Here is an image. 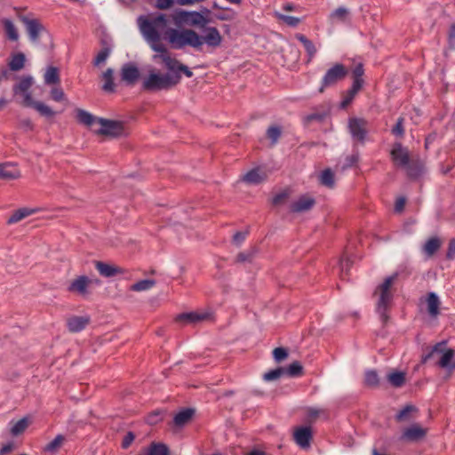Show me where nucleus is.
Masks as SVG:
<instances>
[{"instance_id":"1","label":"nucleus","mask_w":455,"mask_h":455,"mask_svg":"<svg viewBox=\"0 0 455 455\" xmlns=\"http://www.w3.org/2000/svg\"><path fill=\"white\" fill-rule=\"evenodd\" d=\"M169 16L159 14L154 17L140 16L138 19V25L145 40L150 45L151 49L156 52L152 59L156 63H162L168 68L173 69L177 65L176 59L172 56L167 48L161 44V36H166L169 40L170 31L172 28L168 27L170 22Z\"/></svg>"},{"instance_id":"2","label":"nucleus","mask_w":455,"mask_h":455,"mask_svg":"<svg viewBox=\"0 0 455 455\" xmlns=\"http://www.w3.org/2000/svg\"><path fill=\"white\" fill-rule=\"evenodd\" d=\"M204 35H199L191 28L171 29L169 43L174 49H183L189 46L195 50H201L204 44L217 48L221 44L222 36L215 27H207L203 29Z\"/></svg>"},{"instance_id":"3","label":"nucleus","mask_w":455,"mask_h":455,"mask_svg":"<svg viewBox=\"0 0 455 455\" xmlns=\"http://www.w3.org/2000/svg\"><path fill=\"white\" fill-rule=\"evenodd\" d=\"M176 62L177 65L174 66L173 69L164 64L168 70L166 74H162L155 68L150 69L148 75L142 81L143 89L150 92L168 90L180 83L181 73L187 77L193 76V72L187 66L178 60H176Z\"/></svg>"},{"instance_id":"4","label":"nucleus","mask_w":455,"mask_h":455,"mask_svg":"<svg viewBox=\"0 0 455 455\" xmlns=\"http://www.w3.org/2000/svg\"><path fill=\"white\" fill-rule=\"evenodd\" d=\"M434 360L435 365L451 373L455 370V351L443 341L435 344L424 357V362Z\"/></svg>"},{"instance_id":"5","label":"nucleus","mask_w":455,"mask_h":455,"mask_svg":"<svg viewBox=\"0 0 455 455\" xmlns=\"http://www.w3.org/2000/svg\"><path fill=\"white\" fill-rule=\"evenodd\" d=\"M169 18L177 28L188 26L204 29L209 23L207 16L196 11L175 10L169 15Z\"/></svg>"},{"instance_id":"6","label":"nucleus","mask_w":455,"mask_h":455,"mask_svg":"<svg viewBox=\"0 0 455 455\" xmlns=\"http://www.w3.org/2000/svg\"><path fill=\"white\" fill-rule=\"evenodd\" d=\"M395 278L396 275L387 277L375 291V293L379 295L377 312L383 323H386L388 318L387 312L393 298L391 286L393 285Z\"/></svg>"},{"instance_id":"7","label":"nucleus","mask_w":455,"mask_h":455,"mask_svg":"<svg viewBox=\"0 0 455 455\" xmlns=\"http://www.w3.org/2000/svg\"><path fill=\"white\" fill-rule=\"evenodd\" d=\"M94 132L110 137H120L126 134L125 127L122 122L104 118L99 119V126Z\"/></svg>"},{"instance_id":"8","label":"nucleus","mask_w":455,"mask_h":455,"mask_svg":"<svg viewBox=\"0 0 455 455\" xmlns=\"http://www.w3.org/2000/svg\"><path fill=\"white\" fill-rule=\"evenodd\" d=\"M100 281L91 279L86 275H79L74 278L68 286V291L80 296H86L89 293V287L92 284L99 285Z\"/></svg>"},{"instance_id":"9","label":"nucleus","mask_w":455,"mask_h":455,"mask_svg":"<svg viewBox=\"0 0 455 455\" xmlns=\"http://www.w3.org/2000/svg\"><path fill=\"white\" fill-rule=\"evenodd\" d=\"M348 74V70L342 64H335L333 67L329 68L322 80V87L331 86L337 84L339 81L344 79ZM323 88H321V92Z\"/></svg>"},{"instance_id":"10","label":"nucleus","mask_w":455,"mask_h":455,"mask_svg":"<svg viewBox=\"0 0 455 455\" xmlns=\"http://www.w3.org/2000/svg\"><path fill=\"white\" fill-rule=\"evenodd\" d=\"M367 122L362 118H350L348 122V129L352 138L355 140L363 142L365 139L367 130Z\"/></svg>"},{"instance_id":"11","label":"nucleus","mask_w":455,"mask_h":455,"mask_svg":"<svg viewBox=\"0 0 455 455\" xmlns=\"http://www.w3.org/2000/svg\"><path fill=\"white\" fill-rule=\"evenodd\" d=\"M427 429L419 424H413L403 430L400 439L406 442H418L423 439Z\"/></svg>"},{"instance_id":"12","label":"nucleus","mask_w":455,"mask_h":455,"mask_svg":"<svg viewBox=\"0 0 455 455\" xmlns=\"http://www.w3.org/2000/svg\"><path fill=\"white\" fill-rule=\"evenodd\" d=\"M391 156L395 164L402 168L407 166L411 162L408 149L400 143H395L393 146Z\"/></svg>"},{"instance_id":"13","label":"nucleus","mask_w":455,"mask_h":455,"mask_svg":"<svg viewBox=\"0 0 455 455\" xmlns=\"http://www.w3.org/2000/svg\"><path fill=\"white\" fill-rule=\"evenodd\" d=\"M293 438L295 443L302 449L310 446L312 439V431L309 427H300L294 430Z\"/></svg>"},{"instance_id":"14","label":"nucleus","mask_w":455,"mask_h":455,"mask_svg":"<svg viewBox=\"0 0 455 455\" xmlns=\"http://www.w3.org/2000/svg\"><path fill=\"white\" fill-rule=\"evenodd\" d=\"M210 318V314L203 311H195L183 313L177 316L176 320L178 322H183L186 323H197L204 321H206Z\"/></svg>"},{"instance_id":"15","label":"nucleus","mask_w":455,"mask_h":455,"mask_svg":"<svg viewBox=\"0 0 455 455\" xmlns=\"http://www.w3.org/2000/svg\"><path fill=\"white\" fill-rule=\"evenodd\" d=\"M315 203V199L312 196L304 195L294 201L291 204L290 209L292 212H303L310 210Z\"/></svg>"},{"instance_id":"16","label":"nucleus","mask_w":455,"mask_h":455,"mask_svg":"<svg viewBox=\"0 0 455 455\" xmlns=\"http://www.w3.org/2000/svg\"><path fill=\"white\" fill-rule=\"evenodd\" d=\"M90 323L88 315H74L68 319L67 325L71 332L83 331Z\"/></svg>"},{"instance_id":"17","label":"nucleus","mask_w":455,"mask_h":455,"mask_svg":"<svg viewBox=\"0 0 455 455\" xmlns=\"http://www.w3.org/2000/svg\"><path fill=\"white\" fill-rule=\"evenodd\" d=\"M20 177V172L16 164L5 163L0 164V179L5 180H16Z\"/></svg>"},{"instance_id":"18","label":"nucleus","mask_w":455,"mask_h":455,"mask_svg":"<svg viewBox=\"0 0 455 455\" xmlns=\"http://www.w3.org/2000/svg\"><path fill=\"white\" fill-rule=\"evenodd\" d=\"M76 118L79 123L92 128L93 131L97 129L99 126L100 118L94 116L93 115L84 109L76 110Z\"/></svg>"},{"instance_id":"19","label":"nucleus","mask_w":455,"mask_h":455,"mask_svg":"<svg viewBox=\"0 0 455 455\" xmlns=\"http://www.w3.org/2000/svg\"><path fill=\"white\" fill-rule=\"evenodd\" d=\"M266 178L267 173L261 168H254L243 176V180L251 185H258Z\"/></svg>"},{"instance_id":"20","label":"nucleus","mask_w":455,"mask_h":455,"mask_svg":"<svg viewBox=\"0 0 455 455\" xmlns=\"http://www.w3.org/2000/svg\"><path fill=\"white\" fill-rule=\"evenodd\" d=\"M29 38L33 42H36L39 38L40 33L44 29L43 25L37 20H25Z\"/></svg>"},{"instance_id":"21","label":"nucleus","mask_w":455,"mask_h":455,"mask_svg":"<svg viewBox=\"0 0 455 455\" xmlns=\"http://www.w3.org/2000/svg\"><path fill=\"white\" fill-rule=\"evenodd\" d=\"M95 267L99 271V273L104 277H112L121 273L120 268L102 261H96Z\"/></svg>"},{"instance_id":"22","label":"nucleus","mask_w":455,"mask_h":455,"mask_svg":"<svg viewBox=\"0 0 455 455\" xmlns=\"http://www.w3.org/2000/svg\"><path fill=\"white\" fill-rule=\"evenodd\" d=\"M121 76L126 83L133 84L139 77V70L133 65H124L121 71Z\"/></svg>"},{"instance_id":"23","label":"nucleus","mask_w":455,"mask_h":455,"mask_svg":"<svg viewBox=\"0 0 455 455\" xmlns=\"http://www.w3.org/2000/svg\"><path fill=\"white\" fill-rule=\"evenodd\" d=\"M427 305L428 314L435 317L439 314V307L441 305L438 296L435 292H429L427 297Z\"/></svg>"},{"instance_id":"24","label":"nucleus","mask_w":455,"mask_h":455,"mask_svg":"<svg viewBox=\"0 0 455 455\" xmlns=\"http://www.w3.org/2000/svg\"><path fill=\"white\" fill-rule=\"evenodd\" d=\"M26 57L23 53L19 52L12 56L9 62V68L12 71L21 70L25 66Z\"/></svg>"},{"instance_id":"25","label":"nucleus","mask_w":455,"mask_h":455,"mask_svg":"<svg viewBox=\"0 0 455 455\" xmlns=\"http://www.w3.org/2000/svg\"><path fill=\"white\" fill-rule=\"evenodd\" d=\"M388 382L395 387H402L405 382V373L403 371H392L387 376Z\"/></svg>"},{"instance_id":"26","label":"nucleus","mask_w":455,"mask_h":455,"mask_svg":"<svg viewBox=\"0 0 455 455\" xmlns=\"http://www.w3.org/2000/svg\"><path fill=\"white\" fill-rule=\"evenodd\" d=\"M193 414L194 411L192 409H185L180 411L174 417V424L179 427L184 426L191 419Z\"/></svg>"},{"instance_id":"27","label":"nucleus","mask_w":455,"mask_h":455,"mask_svg":"<svg viewBox=\"0 0 455 455\" xmlns=\"http://www.w3.org/2000/svg\"><path fill=\"white\" fill-rule=\"evenodd\" d=\"M441 245L440 240L436 237L430 238L426 242L423 246V252L427 256L431 257Z\"/></svg>"},{"instance_id":"28","label":"nucleus","mask_w":455,"mask_h":455,"mask_svg":"<svg viewBox=\"0 0 455 455\" xmlns=\"http://www.w3.org/2000/svg\"><path fill=\"white\" fill-rule=\"evenodd\" d=\"M33 78L30 76H24L20 79V83L14 86L13 91L17 93H22L28 92V89L32 86Z\"/></svg>"},{"instance_id":"29","label":"nucleus","mask_w":455,"mask_h":455,"mask_svg":"<svg viewBox=\"0 0 455 455\" xmlns=\"http://www.w3.org/2000/svg\"><path fill=\"white\" fill-rule=\"evenodd\" d=\"M104 80L103 90L106 92H112L115 90V84L113 81V70L108 68L102 75Z\"/></svg>"},{"instance_id":"30","label":"nucleus","mask_w":455,"mask_h":455,"mask_svg":"<svg viewBox=\"0 0 455 455\" xmlns=\"http://www.w3.org/2000/svg\"><path fill=\"white\" fill-rule=\"evenodd\" d=\"M35 211L28 208H21L17 210L8 220V223H16L23 220L24 218L31 215Z\"/></svg>"},{"instance_id":"31","label":"nucleus","mask_w":455,"mask_h":455,"mask_svg":"<svg viewBox=\"0 0 455 455\" xmlns=\"http://www.w3.org/2000/svg\"><path fill=\"white\" fill-rule=\"evenodd\" d=\"M64 441L65 437L62 435H58L52 442H50L44 447V451L50 453H55L62 446Z\"/></svg>"},{"instance_id":"32","label":"nucleus","mask_w":455,"mask_h":455,"mask_svg":"<svg viewBox=\"0 0 455 455\" xmlns=\"http://www.w3.org/2000/svg\"><path fill=\"white\" fill-rule=\"evenodd\" d=\"M404 169L410 177L417 178L423 172V164L418 162H410L409 164L404 167Z\"/></svg>"},{"instance_id":"33","label":"nucleus","mask_w":455,"mask_h":455,"mask_svg":"<svg viewBox=\"0 0 455 455\" xmlns=\"http://www.w3.org/2000/svg\"><path fill=\"white\" fill-rule=\"evenodd\" d=\"M60 82L59 71L54 67H50L47 68L44 74V83L46 84H54Z\"/></svg>"},{"instance_id":"34","label":"nucleus","mask_w":455,"mask_h":455,"mask_svg":"<svg viewBox=\"0 0 455 455\" xmlns=\"http://www.w3.org/2000/svg\"><path fill=\"white\" fill-rule=\"evenodd\" d=\"M3 23L7 37L12 41L18 40L19 33L14 24L9 20H4Z\"/></svg>"},{"instance_id":"35","label":"nucleus","mask_w":455,"mask_h":455,"mask_svg":"<svg viewBox=\"0 0 455 455\" xmlns=\"http://www.w3.org/2000/svg\"><path fill=\"white\" fill-rule=\"evenodd\" d=\"M148 455H169V449L163 443H152L148 449Z\"/></svg>"},{"instance_id":"36","label":"nucleus","mask_w":455,"mask_h":455,"mask_svg":"<svg viewBox=\"0 0 455 455\" xmlns=\"http://www.w3.org/2000/svg\"><path fill=\"white\" fill-rule=\"evenodd\" d=\"M155 285V281L145 279L139 281L131 286V290L134 291H143L151 289Z\"/></svg>"},{"instance_id":"37","label":"nucleus","mask_w":455,"mask_h":455,"mask_svg":"<svg viewBox=\"0 0 455 455\" xmlns=\"http://www.w3.org/2000/svg\"><path fill=\"white\" fill-rule=\"evenodd\" d=\"M28 426V421L26 418L18 420L11 428V432L13 435L21 434Z\"/></svg>"},{"instance_id":"38","label":"nucleus","mask_w":455,"mask_h":455,"mask_svg":"<svg viewBox=\"0 0 455 455\" xmlns=\"http://www.w3.org/2000/svg\"><path fill=\"white\" fill-rule=\"evenodd\" d=\"M364 382L369 387H377L379 382L378 373L375 371H367L365 372Z\"/></svg>"},{"instance_id":"39","label":"nucleus","mask_w":455,"mask_h":455,"mask_svg":"<svg viewBox=\"0 0 455 455\" xmlns=\"http://www.w3.org/2000/svg\"><path fill=\"white\" fill-rule=\"evenodd\" d=\"M321 183L326 187L331 188L334 184V175L331 170H324L320 176Z\"/></svg>"},{"instance_id":"40","label":"nucleus","mask_w":455,"mask_h":455,"mask_svg":"<svg viewBox=\"0 0 455 455\" xmlns=\"http://www.w3.org/2000/svg\"><path fill=\"white\" fill-rule=\"evenodd\" d=\"M109 55H110L109 48L105 47V48L101 49L96 55L95 59L93 60V64L95 66H100V65L103 64L107 60V59L109 57Z\"/></svg>"},{"instance_id":"41","label":"nucleus","mask_w":455,"mask_h":455,"mask_svg":"<svg viewBox=\"0 0 455 455\" xmlns=\"http://www.w3.org/2000/svg\"><path fill=\"white\" fill-rule=\"evenodd\" d=\"M36 111H38L42 116H53L55 115L54 111L47 105H45L43 102L38 101L36 104H35L34 108Z\"/></svg>"},{"instance_id":"42","label":"nucleus","mask_w":455,"mask_h":455,"mask_svg":"<svg viewBox=\"0 0 455 455\" xmlns=\"http://www.w3.org/2000/svg\"><path fill=\"white\" fill-rule=\"evenodd\" d=\"M283 373H284V369L277 368V369H275V370L266 372L263 375V379L266 381H273V380L279 379Z\"/></svg>"},{"instance_id":"43","label":"nucleus","mask_w":455,"mask_h":455,"mask_svg":"<svg viewBox=\"0 0 455 455\" xmlns=\"http://www.w3.org/2000/svg\"><path fill=\"white\" fill-rule=\"evenodd\" d=\"M302 370L303 368L299 362H293L284 371H286L289 376L294 377L301 375Z\"/></svg>"},{"instance_id":"44","label":"nucleus","mask_w":455,"mask_h":455,"mask_svg":"<svg viewBox=\"0 0 455 455\" xmlns=\"http://www.w3.org/2000/svg\"><path fill=\"white\" fill-rule=\"evenodd\" d=\"M416 408L412 405H406L403 410H401L397 415L396 419L399 421L407 420L409 419V415L414 411Z\"/></svg>"},{"instance_id":"45","label":"nucleus","mask_w":455,"mask_h":455,"mask_svg":"<svg viewBox=\"0 0 455 455\" xmlns=\"http://www.w3.org/2000/svg\"><path fill=\"white\" fill-rule=\"evenodd\" d=\"M267 135L271 140L272 143L275 144L281 135V130L276 126L269 127L267 131Z\"/></svg>"},{"instance_id":"46","label":"nucleus","mask_w":455,"mask_h":455,"mask_svg":"<svg viewBox=\"0 0 455 455\" xmlns=\"http://www.w3.org/2000/svg\"><path fill=\"white\" fill-rule=\"evenodd\" d=\"M278 18L291 27H296L299 23V19L293 16L277 14Z\"/></svg>"},{"instance_id":"47","label":"nucleus","mask_w":455,"mask_h":455,"mask_svg":"<svg viewBox=\"0 0 455 455\" xmlns=\"http://www.w3.org/2000/svg\"><path fill=\"white\" fill-rule=\"evenodd\" d=\"M288 355L287 351L283 347H276L273 351V356L276 362H281Z\"/></svg>"},{"instance_id":"48","label":"nucleus","mask_w":455,"mask_h":455,"mask_svg":"<svg viewBox=\"0 0 455 455\" xmlns=\"http://www.w3.org/2000/svg\"><path fill=\"white\" fill-rule=\"evenodd\" d=\"M52 99L55 101H61L65 98L64 92L60 87H54L51 91Z\"/></svg>"},{"instance_id":"49","label":"nucleus","mask_w":455,"mask_h":455,"mask_svg":"<svg viewBox=\"0 0 455 455\" xmlns=\"http://www.w3.org/2000/svg\"><path fill=\"white\" fill-rule=\"evenodd\" d=\"M392 132H393V134H395L396 136H403V132H404L403 118L400 117L397 120L396 124L392 129Z\"/></svg>"},{"instance_id":"50","label":"nucleus","mask_w":455,"mask_h":455,"mask_svg":"<svg viewBox=\"0 0 455 455\" xmlns=\"http://www.w3.org/2000/svg\"><path fill=\"white\" fill-rule=\"evenodd\" d=\"M288 196L289 193L287 191L281 192L274 196L272 203L274 205H280L285 202Z\"/></svg>"},{"instance_id":"51","label":"nucleus","mask_w":455,"mask_h":455,"mask_svg":"<svg viewBox=\"0 0 455 455\" xmlns=\"http://www.w3.org/2000/svg\"><path fill=\"white\" fill-rule=\"evenodd\" d=\"M363 79L360 78V77H355L354 79V82H353V84H352V87L351 89L349 90V92H352V94H355L360 91V89L362 88L363 86Z\"/></svg>"},{"instance_id":"52","label":"nucleus","mask_w":455,"mask_h":455,"mask_svg":"<svg viewBox=\"0 0 455 455\" xmlns=\"http://www.w3.org/2000/svg\"><path fill=\"white\" fill-rule=\"evenodd\" d=\"M23 94V104L26 106V107H32V108H35V104H36L38 101H35L33 100L32 99V96L31 94L27 92H22Z\"/></svg>"},{"instance_id":"53","label":"nucleus","mask_w":455,"mask_h":455,"mask_svg":"<svg viewBox=\"0 0 455 455\" xmlns=\"http://www.w3.org/2000/svg\"><path fill=\"white\" fill-rule=\"evenodd\" d=\"M347 10L344 7H339L338 9H336L332 13H331V17L332 18H337V19H339V20H343L345 19V17L347 16Z\"/></svg>"},{"instance_id":"54","label":"nucleus","mask_w":455,"mask_h":455,"mask_svg":"<svg viewBox=\"0 0 455 455\" xmlns=\"http://www.w3.org/2000/svg\"><path fill=\"white\" fill-rule=\"evenodd\" d=\"M449 46L452 50H455V25H451L449 31L448 37Z\"/></svg>"},{"instance_id":"55","label":"nucleus","mask_w":455,"mask_h":455,"mask_svg":"<svg viewBox=\"0 0 455 455\" xmlns=\"http://www.w3.org/2000/svg\"><path fill=\"white\" fill-rule=\"evenodd\" d=\"M304 47H305L307 52L308 53L309 57L313 58L316 52V49H315V45L313 44V43L309 40H305Z\"/></svg>"},{"instance_id":"56","label":"nucleus","mask_w":455,"mask_h":455,"mask_svg":"<svg viewBox=\"0 0 455 455\" xmlns=\"http://www.w3.org/2000/svg\"><path fill=\"white\" fill-rule=\"evenodd\" d=\"M173 4H174V0H157L156 6L159 9L164 10V9H168V8L172 7Z\"/></svg>"},{"instance_id":"57","label":"nucleus","mask_w":455,"mask_h":455,"mask_svg":"<svg viewBox=\"0 0 455 455\" xmlns=\"http://www.w3.org/2000/svg\"><path fill=\"white\" fill-rule=\"evenodd\" d=\"M134 440V435L132 433V432H129L124 438L123 440V443H122V446L123 448L126 449L128 448L131 443L133 442Z\"/></svg>"},{"instance_id":"58","label":"nucleus","mask_w":455,"mask_h":455,"mask_svg":"<svg viewBox=\"0 0 455 455\" xmlns=\"http://www.w3.org/2000/svg\"><path fill=\"white\" fill-rule=\"evenodd\" d=\"M355 96V94H352V92L348 91L346 96L344 97L343 100L341 101V107L346 108L347 105H349L354 100Z\"/></svg>"},{"instance_id":"59","label":"nucleus","mask_w":455,"mask_h":455,"mask_svg":"<svg viewBox=\"0 0 455 455\" xmlns=\"http://www.w3.org/2000/svg\"><path fill=\"white\" fill-rule=\"evenodd\" d=\"M323 411L317 408H309L307 410V415L311 419H315L316 417H318L321 413H323Z\"/></svg>"},{"instance_id":"60","label":"nucleus","mask_w":455,"mask_h":455,"mask_svg":"<svg viewBox=\"0 0 455 455\" xmlns=\"http://www.w3.org/2000/svg\"><path fill=\"white\" fill-rule=\"evenodd\" d=\"M405 205V199L403 197H400L395 201V210L398 212H402Z\"/></svg>"},{"instance_id":"61","label":"nucleus","mask_w":455,"mask_h":455,"mask_svg":"<svg viewBox=\"0 0 455 455\" xmlns=\"http://www.w3.org/2000/svg\"><path fill=\"white\" fill-rule=\"evenodd\" d=\"M235 17V12L231 10H228L227 13L220 14L217 18L220 20H229Z\"/></svg>"},{"instance_id":"62","label":"nucleus","mask_w":455,"mask_h":455,"mask_svg":"<svg viewBox=\"0 0 455 455\" xmlns=\"http://www.w3.org/2000/svg\"><path fill=\"white\" fill-rule=\"evenodd\" d=\"M245 236H246V233L237 232L234 235L233 240L235 243L239 244L245 239Z\"/></svg>"},{"instance_id":"63","label":"nucleus","mask_w":455,"mask_h":455,"mask_svg":"<svg viewBox=\"0 0 455 455\" xmlns=\"http://www.w3.org/2000/svg\"><path fill=\"white\" fill-rule=\"evenodd\" d=\"M353 74L355 77H360L362 78V76L363 75V68L362 64H358L353 70Z\"/></svg>"},{"instance_id":"64","label":"nucleus","mask_w":455,"mask_h":455,"mask_svg":"<svg viewBox=\"0 0 455 455\" xmlns=\"http://www.w3.org/2000/svg\"><path fill=\"white\" fill-rule=\"evenodd\" d=\"M447 256L449 258H453L455 256V239L450 242Z\"/></svg>"}]
</instances>
